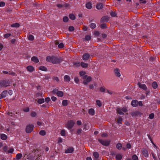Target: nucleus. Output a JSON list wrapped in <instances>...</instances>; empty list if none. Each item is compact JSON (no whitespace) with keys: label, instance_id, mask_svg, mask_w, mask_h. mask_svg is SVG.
Instances as JSON below:
<instances>
[{"label":"nucleus","instance_id":"338daca9","mask_svg":"<svg viewBox=\"0 0 160 160\" xmlns=\"http://www.w3.org/2000/svg\"><path fill=\"white\" fill-rule=\"evenodd\" d=\"M16 40V39H12L11 40V43L13 44L15 42Z\"/></svg>","mask_w":160,"mask_h":160},{"label":"nucleus","instance_id":"72a5a7b5","mask_svg":"<svg viewBox=\"0 0 160 160\" xmlns=\"http://www.w3.org/2000/svg\"><path fill=\"white\" fill-rule=\"evenodd\" d=\"M70 18L72 20H74L75 19V16L72 14H71L69 15Z\"/></svg>","mask_w":160,"mask_h":160},{"label":"nucleus","instance_id":"1a4fd4ad","mask_svg":"<svg viewBox=\"0 0 160 160\" xmlns=\"http://www.w3.org/2000/svg\"><path fill=\"white\" fill-rule=\"evenodd\" d=\"M109 18L108 16L103 17L101 19L100 22H105L109 20Z\"/></svg>","mask_w":160,"mask_h":160},{"label":"nucleus","instance_id":"c9c22d12","mask_svg":"<svg viewBox=\"0 0 160 160\" xmlns=\"http://www.w3.org/2000/svg\"><path fill=\"white\" fill-rule=\"evenodd\" d=\"M39 134L42 136H44L46 134V132L44 130H42L40 131Z\"/></svg>","mask_w":160,"mask_h":160},{"label":"nucleus","instance_id":"2f4dec72","mask_svg":"<svg viewBox=\"0 0 160 160\" xmlns=\"http://www.w3.org/2000/svg\"><path fill=\"white\" fill-rule=\"evenodd\" d=\"M20 26L19 24L18 23H15L11 25V26L12 27H18Z\"/></svg>","mask_w":160,"mask_h":160},{"label":"nucleus","instance_id":"9b49d317","mask_svg":"<svg viewBox=\"0 0 160 160\" xmlns=\"http://www.w3.org/2000/svg\"><path fill=\"white\" fill-rule=\"evenodd\" d=\"M142 153L144 156L145 157H147L148 155V151L145 149L143 148L142 150Z\"/></svg>","mask_w":160,"mask_h":160},{"label":"nucleus","instance_id":"a18cd8bd","mask_svg":"<svg viewBox=\"0 0 160 160\" xmlns=\"http://www.w3.org/2000/svg\"><path fill=\"white\" fill-rule=\"evenodd\" d=\"M60 133L62 136H65V130H61Z\"/></svg>","mask_w":160,"mask_h":160},{"label":"nucleus","instance_id":"a878e982","mask_svg":"<svg viewBox=\"0 0 160 160\" xmlns=\"http://www.w3.org/2000/svg\"><path fill=\"white\" fill-rule=\"evenodd\" d=\"M152 86L153 88L156 89L157 88L158 85L156 82H154L152 83Z\"/></svg>","mask_w":160,"mask_h":160},{"label":"nucleus","instance_id":"4468645a","mask_svg":"<svg viewBox=\"0 0 160 160\" xmlns=\"http://www.w3.org/2000/svg\"><path fill=\"white\" fill-rule=\"evenodd\" d=\"M31 60L32 61L35 63H38L39 62V60L38 58L35 56L32 57Z\"/></svg>","mask_w":160,"mask_h":160},{"label":"nucleus","instance_id":"de8ad7c7","mask_svg":"<svg viewBox=\"0 0 160 160\" xmlns=\"http://www.w3.org/2000/svg\"><path fill=\"white\" fill-rule=\"evenodd\" d=\"M68 30L72 32L74 30V28L73 26H70L69 27Z\"/></svg>","mask_w":160,"mask_h":160},{"label":"nucleus","instance_id":"09e8293b","mask_svg":"<svg viewBox=\"0 0 160 160\" xmlns=\"http://www.w3.org/2000/svg\"><path fill=\"white\" fill-rule=\"evenodd\" d=\"M81 64L80 62H75L74 64V65L77 67H79L80 66Z\"/></svg>","mask_w":160,"mask_h":160},{"label":"nucleus","instance_id":"7c9ffc66","mask_svg":"<svg viewBox=\"0 0 160 160\" xmlns=\"http://www.w3.org/2000/svg\"><path fill=\"white\" fill-rule=\"evenodd\" d=\"M117 112L120 115H124V113L122 112V110H121L120 109L118 108L117 110Z\"/></svg>","mask_w":160,"mask_h":160},{"label":"nucleus","instance_id":"423d86ee","mask_svg":"<svg viewBox=\"0 0 160 160\" xmlns=\"http://www.w3.org/2000/svg\"><path fill=\"white\" fill-rule=\"evenodd\" d=\"M10 82L9 80H5L3 81L2 82L3 86L5 87H6L8 86H10Z\"/></svg>","mask_w":160,"mask_h":160},{"label":"nucleus","instance_id":"6e6552de","mask_svg":"<svg viewBox=\"0 0 160 160\" xmlns=\"http://www.w3.org/2000/svg\"><path fill=\"white\" fill-rule=\"evenodd\" d=\"M74 150V148L72 147H69L65 151V152L66 153H71L73 152Z\"/></svg>","mask_w":160,"mask_h":160},{"label":"nucleus","instance_id":"5fc2aeb1","mask_svg":"<svg viewBox=\"0 0 160 160\" xmlns=\"http://www.w3.org/2000/svg\"><path fill=\"white\" fill-rule=\"evenodd\" d=\"M79 74L81 76H82L86 74V72L84 71H81L79 72Z\"/></svg>","mask_w":160,"mask_h":160},{"label":"nucleus","instance_id":"49530a36","mask_svg":"<svg viewBox=\"0 0 160 160\" xmlns=\"http://www.w3.org/2000/svg\"><path fill=\"white\" fill-rule=\"evenodd\" d=\"M31 115L32 117H35L37 115V113L33 111L31 113Z\"/></svg>","mask_w":160,"mask_h":160},{"label":"nucleus","instance_id":"0e129e2a","mask_svg":"<svg viewBox=\"0 0 160 160\" xmlns=\"http://www.w3.org/2000/svg\"><path fill=\"white\" fill-rule=\"evenodd\" d=\"M74 81L75 82H76V83H78L79 81V80L78 78L77 77H75L74 78Z\"/></svg>","mask_w":160,"mask_h":160},{"label":"nucleus","instance_id":"dca6fc26","mask_svg":"<svg viewBox=\"0 0 160 160\" xmlns=\"http://www.w3.org/2000/svg\"><path fill=\"white\" fill-rule=\"evenodd\" d=\"M96 8L98 9H102L103 8V5L102 3H100L97 4Z\"/></svg>","mask_w":160,"mask_h":160},{"label":"nucleus","instance_id":"393cba45","mask_svg":"<svg viewBox=\"0 0 160 160\" xmlns=\"http://www.w3.org/2000/svg\"><path fill=\"white\" fill-rule=\"evenodd\" d=\"M62 104L63 106H67L68 104V101L67 100H63Z\"/></svg>","mask_w":160,"mask_h":160},{"label":"nucleus","instance_id":"0eeeda50","mask_svg":"<svg viewBox=\"0 0 160 160\" xmlns=\"http://www.w3.org/2000/svg\"><path fill=\"white\" fill-rule=\"evenodd\" d=\"M92 80V78L90 76H89L87 78L86 80H84L83 81V83L84 85H86L88 84V83L89 82Z\"/></svg>","mask_w":160,"mask_h":160},{"label":"nucleus","instance_id":"ea45409f","mask_svg":"<svg viewBox=\"0 0 160 160\" xmlns=\"http://www.w3.org/2000/svg\"><path fill=\"white\" fill-rule=\"evenodd\" d=\"M122 118L121 117L119 116L118 118V119L117 123H118L121 124V123H122Z\"/></svg>","mask_w":160,"mask_h":160},{"label":"nucleus","instance_id":"6e6d98bb","mask_svg":"<svg viewBox=\"0 0 160 160\" xmlns=\"http://www.w3.org/2000/svg\"><path fill=\"white\" fill-rule=\"evenodd\" d=\"M110 15L112 17H115L116 16V13L114 12H110Z\"/></svg>","mask_w":160,"mask_h":160},{"label":"nucleus","instance_id":"aec40b11","mask_svg":"<svg viewBox=\"0 0 160 160\" xmlns=\"http://www.w3.org/2000/svg\"><path fill=\"white\" fill-rule=\"evenodd\" d=\"M86 7L89 9H90L92 8V4L90 2H88L86 4Z\"/></svg>","mask_w":160,"mask_h":160},{"label":"nucleus","instance_id":"37998d69","mask_svg":"<svg viewBox=\"0 0 160 160\" xmlns=\"http://www.w3.org/2000/svg\"><path fill=\"white\" fill-rule=\"evenodd\" d=\"M132 159L133 160H138V157L136 155H133L132 156Z\"/></svg>","mask_w":160,"mask_h":160},{"label":"nucleus","instance_id":"ddd939ff","mask_svg":"<svg viewBox=\"0 0 160 160\" xmlns=\"http://www.w3.org/2000/svg\"><path fill=\"white\" fill-rule=\"evenodd\" d=\"M27 70L29 72H32L34 71V69L33 67L31 66H29L27 67Z\"/></svg>","mask_w":160,"mask_h":160},{"label":"nucleus","instance_id":"8fccbe9b","mask_svg":"<svg viewBox=\"0 0 160 160\" xmlns=\"http://www.w3.org/2000/svg\"><path fill=\"white\" fill-rule=\"evenodd\" d=\"M154 114L153 113H151L149 115V118L151 119H152L154 117Z\"/></svg>","mask_w":160,"mask_h":160},{"label":"nucleus","instance_id":"13d9d810","mask_svg":"<svg viewBox=\"0 0 160 160\" xmlns=\"http://www.w3.org/2000/svg\"><path fill=\"white\" fill-rule=\"evenodd\" d=\"M100 90L101 92H104L105 91V88L101 87L100 88Z\"/></svg>","mask_w":160,"mask_h":160},{"label":"nucleus","instance_id":"412c9836","mask_svg":"<svg viewBox=\"0 0 160 160\" xmlns=\"http://www.w3.org/2000/svg\"><path fill=\"white\" fill-rule=\"evenodd\" d=\"M88 113L89 114L93 115L94 114V110L93 108H91L89 110Z\"/></svg>","mask_w":160,"mask_h":160},{"label":"nucleus","instance_id":"3c124183","mask_svg":"<svg viewBox=\"0 0 160 160\" xmlns=\"http://www.w3.org/2000/svg\"><path fill=\"white\" fill-rule=\"evenodd\" d=\"M82 131V130L81 129H78L77 131L76 134L77 135L80 134Z\"/></svg>","mask_w":160,"mask_h":160},{"label":"nucleus","instance_id":"680f3d73","mask_svg":"<svg viewBox=\"0 0 160 160\" xmlns=\"http://www.w3.org/2000/svg\"><path fill=\"white\" fill-rule=\"evenodd\" d=\"M29 108H26L23 109V110L24 112H28L29 111Z\"/></svg>","mask_w":160,"mask_h":160},{"label":"nucleus","instance_id":"603ef678","mask_svg":"<svg viewBox=\"0 0 160 160\" xmlns=\"http://www.w3.org/2000/svg\"><path fill=\"white\" fill-rule=\"evenodd\" d=\"M91 37L89 35H87L85 36V39L87 40H89L91 39Z\"/></svg>","mask_w":160,"mask_h":160},{"label":"nucleus","instance_id":"a211bd4d","mask_svg":"<svg viewBox=\"0 0 160 160\" xmlns=\"http://www.w3.org/2000/svg\"><path fill=\"white\" fill-rule=\"evenodd\" d=\"M64 79L65 82H69L70 80V77L67 75H66L64 76Z\"/></svg>","mask_w":160,"mask_h":160},{"label":"nucleus","instance_id":"b1692460","mask_svg":"<svg viewBox=\"0 0 160 160\" xmlns=\"http://www.w3.org/2000/svg\"><path fill=\"white\" fill-rule=\"evenodd\" d=\"M80 65H81L83 68H85L88 67V64L87 63H85L83 62H81Z\"/></svg>","mask_w":160,"mask_h":160},{"label":"nucleus","instance_id":"4be33fe9","mask_svg":"<svg viewBox=\"0 0 160 160\" xmlns=\"http://www.w3.org/2000/svg\"><path fill=\"white\" fill-rule=\"evenodd\" d=\"M57 95L58 97H62L63 95V93L62 91H58L57 93Z\"/></svg>","mask_w":160,"mask_h":160},{"label":"nucleus","instance_id":"f257e3e1","mask_svg":"<svg viewBox=\"0 0 160 160\" xmlns=\"http://www.w3.org/2000/svg\"><path fill=\"white\" fill-rule=\"evenodd\" d=\"M46 60L51 62L52 63H59L63 61L61 58H57L54 56H47L46 58Z\"/></svg>","mask_w":160,"mask_h":160},{"label":"nucleus","instance_id":"c03bdc74","mask_svg":"<svg viewBox=\"0 0 160 160\" xmlns=\"http://www.w3.org/2000/svg\"><path fill=\"white\" fill-rule=\"evenodd\" d=\"M90 27L92 29H94L96 27V24L94 23H92L90 25Z\"/></svg>","mask_w":160,"mask_h":160},{"label":"nucleus","instance_id":"bf43d9fd","mask_svg":"<svg viewBox=\"0 0 160 160\" xmlns=\"http://www.w3.org/2000/svg\"><path fill=\"white\" fill-rule=\"evenodd\" d=\"M45 102L47 103H48L50 100V99L49 97H47L45 98Z\"/></svg>","mask_w":160,"mask_h":160},{"label":"nucleus","instance_id":"2eb2a0df","mask_svg":"<svg viewBox=\"0 0 160 160\" xmlns=\"http://www.w3.org/2000/svg\"><path fill=\"white\" fill-rule=\"evenodd\" d=\"M115 73L116 76L118 77H120L121 76L120 73L119 72V69L118 68H116L114 69Z\"/></svg>","mask_w":160,"mask_h":160},{"label":"nucleus","instance_id":"58836bf2","mask_svg":"<svg viewBox=\"0 0 160 160\" xmlns=\"http://www.w3.org/2000/svg\"><path fill=\"white\" fill-rule=\"evenodd\" d=\"M7 92H8V91L7 90H4V91H3L2 92V94L3 96V97H4V98L6 97V94H7Z\"/></svg>","mask_w":160,"mask_h":160},{"label":"nucleus","instance_id":"864d4df0","mask_svg":"<svg viewBox=\"0 0 160 160\" xmlns=\"http://www.w3.org/2000/svg\"><path fill=\"white\" fill-rule=\"evenodd\" d=\"M58 47L59 48H62L63 47L64 45L63 43H61L58 44Z\"/></svg>","mask_w":160,"mask_h":160},{"label":"nucleus","instance_id":"052dcab7","mask_svg":"<svg viewBox=\"0 0 160 160\" xmlns=\"http://www.w3.org/2000/svg\"><path fill=\"white\" fill-rule=\"evenodd\" d=\"M5 5V3L3 2H0V7H3Z\"/></svg>","mask_w":160,"mask_h":160},{"label":"nucleus","instance_id":"473e14b6","mask_svg":"<svg viewBox=\"0 0 160 160\" xmlns=\"http://www.w3.org/2000/svg\"><path fill=\"white\" fill-rule=\"evenodd\" d=\"M12 36V34L11 33H6V34H5L4 35V37L5 38H8V37H10V36Z\"/></svg>","mask_w":160,"mask_h":160},{"label":"nucleus","instance_id":"f8f14e48","mask_svg":"<svg viewBox=\"0 0 160 160\" xmlns=\"http://www.w3.org/2000/svg\"><path fill=\"white\" fill-rule=\"evenodd\" d=\"M131 105L133 107H135L137 106L138 105V102L137 100H133L131 102Z\"/></svg>","mask_w":160,"mask_h":160},{"label":"nucleus","instance_id":"20e7f679","mask_svg":"<svg viewBox=\"0 0 160 160\" xmlns=\"http://www.w3.org/2000/svg\"><path fill=\"white\" fill-rule=\"evenodd\" d=\"M34 126L32 125H29L26 127V131L27 133H30L33 130Z\"/></svg>","mask_w":160,"mask_h":160},{"label":"nucleus","instance_id":"7ed1b4c3","mask_svg":"<svg viewBox=\"0 0 160 160\" xmlns=\"http://www.w3.org/2000/svg\"><path fill=\"white\" fill-rule=\"evenodd\" d=\"M98 141L103 145L105 146H108L110 143V141L108 140H104L102 139H98Z\"/></svg>","mask_w":160,"mask_h":160},{"label":"nucleus","instance_id":"4d7b16f0","mask_svg":"<svg viewBox=\"0 0 160 160\" xmlns=\"http://www.w3.org/2000/svg\"><path fill=\"white\" fill-rule=\"evenodd\" d=\"M58 90L56 88L54 89L53 91H52V92L53 93H57L58 92Z\"/></svg>","mask_w":160,"mask_h":160},{"label":"nucleus","instance_id":"79ce46f5","mask_svg":"<svg viewBox=\"0 0 160 160\" xmlns=\"http://www.w3.org/2000/svg\"><path fill=\"white\" fill-rule=\"evenodd\" d=\"M63 20L64 22H67L68 20V18L67 17L65 16L63 17Z\"/></svg>","mask_w":160,"mask_h":160},{"label":"nucleus","instance_id":"f3484780","mask_svg":"<svg viewBox=\"0 0 160 160\" xmlns=\"http://www.w3.org/2000/svg\"><path fill=\"white\" fill-rule=\"evenodd\" d=\"M122 157V156L120 154H118L116 155V159L117 160H121Z\"/></svg>","mask_w":160,"mask_h":160},{"label":"nucleus","instance_id":"e433bc0d","mask_svg":"<svg viewBox=\"0 0 160 160\" xmlns=\"http://www.w3.org/2000/svg\"><path fill=\"white\" fill-rule=\"evenodd\" d=\"M96 104L99 107H100L102 106V103L101 101L99 100H97L96 101Z\"/></svg>","mask_w":160,"mask_h":160},{"label":"nucleus","instance_id":"bb28decb","mask_svg":"<svg viewBox=\"0 0 160 160\" xmlns=\"http://www.w3.org/2000/svg\"><path fill=\"white\" fill-rule=\"evenodd\" d=\"M39 69L42 71H47V68L43 66H41L39 67Z\"/></svg>","mask_w":160,"mask_h":160},{"label":"nucleus","instance_id":"c756f323","mask_svg":"<svg viewBox=\"0 0 160 160\" xmlns=\"http://www.w3.org/2000/svg\"><path fill=\"white\" fill-rule=\"evenodd\" d=\"M116 148L119 150H120L122 148V145L120 143H118L116 145Z\"/></svg>","mask_w":160,"mask_h":160},{"label":"nucleus","instance_id":"774afa93","mask_svg":"<svg viewBox=\"0 0 160 160\" xmlns=\"http://www.w3.org/2000/svg\"><path fill=\"white\" fill-rule=\"evenodd\" d=\"M14 151V149L13 148H11L8 151V153H12Z\"/></svg>","mask_w":160,"mask_h":160},{"label":"nucleus","instance_id":"c85d7f7f","mask_svg":"<svg viewBox=\"0 0 160 160\" xmlns=\"http://www.w3.org/2000/svg\"><path fill=\"white\" fill-rule=\"evenodd\" d=\"M93 155L96 159H97L99 157V154L97 152H94L93 153Z\"/></svg>","mask_w":160,"mask_h":160},{"label":"nucleus","instance_id":"e2e57ef3","mask_svg":"<svg viewBox=\"0 0 160 160\" xmlns=\"http://www.w3.org/2000/svg\"><path fill=\"white\" fill-rule=\"evenodd\" d=\"M52 78L54 80H56L57 82L59 81V79L57 77H53Z\"/></svg>","mask_w":160,"mask_h":160},{"label":"nucleus","instance_id":"cd10ccee","mask_svg":"<svg viewBox=\"0 0 160 160\" xmlns=\"http://www.w3.org/2000/svg\"><path fill=\"white\" fill-rule=\"evenodd\" d=\"M37 102L39 104H41L44 102V100L43 98H40L38 100Z\"/></svg>","mask_w":160,"mask_h":160},{"label":"nucleus","instance_id":"9d476101","mask_svg":"<svg viewBox=\"0 0 160 160\" xmlns=\"http://www.w3.org/2000/svg\"><path fill=\"white\" fill-rule=\"evenodd\" d=\"M90 55L88 53H84L82 56V59L84 60H87L90 58Z\"/></svg>","mask_w":160,"mask_h":160},{"label":"nucleus","instance_id":"a19ab883","mask_svg":"<svg viewBox=\"0 0 160 160\" xmlns=\"http://www.w3.org/2000/svg\"><path fill=\"white\" fill-rule=\"evenodd\" d=\"M100 27L102 29H105L107 28V25L105 23H103L101 25Z\"/></svg>","mask_w":160,"mask_h":160},{"label":"nucleus","instance_id":"6ab92c4d","mask_svg":"<svg viewBox=\"0 0 160 160\" xmlns=\"http://www.w3.org/2000/svg\"><path fill=\"white\" fill-rule=\"evenodd\" d=\"M140 113V112L138 111L132 112L131 113V115L133 117H134L138 115Z\"/></svg>","mask_w":160,"mask_h":160},{"label":"nucleus","instance_id":"39448f33","mask_svg":"<svg viewBox=\"0 0 160 160\" xmlns=\"http://www.w3.org/2000/svg\"><path fill=\"white\" fill-rule=\"evenodd\" d=\"M137 84L140 88L142 89L145 91L147 90V88L145 84H141L140 82H138Z\"/></svg>","mask_w":160,"mask_h":160},{"label":"nucleus","instance_id":"5701e85b","mask_svg":"<svg viewBox=\"0 0 160 160\" xmlns=\"http://www.w3.org/2000/svg\"><path fill=\"white\" fill-rule=\"evenodd\" d=\"M1 137L2 139L5 140L7 139V136L4 134H2L1 135Z\"/></svg>","mask_w":160,"mask_h":160},{"label":"nucleus","instance_id":"4c0bfd02","mask_svg":"<svg viewBox=\"0 0 160 160\" xmlns=\"http://www.w3.org/2000/svg\"><path fill=\"white\" fill-rule=\"evenodd\" d=\"M28 39L29 40L33 41L34 39V36L32 35H30L28 37Z\"/></svg>","mask_w":160,"mask_h":160},{"label":"nucleus","instance_id":"f704fd0d","mask_svg":"<svg viewBox=\"0 0 160 160\" xmlns=\"http://www.w3.org/2000/svg\"><path fill=\"white\" fill-rule=\"evenodd\" d=\"M22 155L21 153H18L16 156V159L17 160L20 159L22 157Z\"/></svg>","mask_w":160,"mask_h":160},{"label":"nucleus","instance_id":"69168bd1","mask_svg":"<svg viewBox=\"0 0 160 160\" xmlns=\"http://www.w3.org/2000/svg\"><path fill=\"white\" fill-rule=\"evenodd\" d=\"M107 36V35L105 33H102V38H106Z\"/></svg>","mask_w":160,"mask_h":160},{"label":"nucleus","instance_id":"f03ea898","mask_svg":"<svg viewBox=\"0 0 160 160\" xmlns=\"http://www.w3.org/2000/svg\"><path fill=\"white\" fill-rule=\"evenodd\" d=\"M75 124V122L72 120L68 121L67 124L66 125V127L69 129H71Z\"/></svg>","mask_w":160,"mask_h":160}]
</instances>
